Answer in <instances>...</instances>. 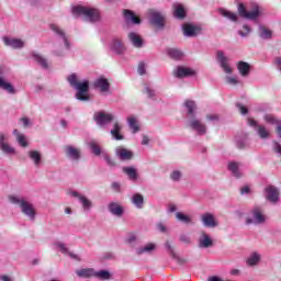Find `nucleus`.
Returning <instances> with one entry per match:
<instances>
[{
  "instance_id": "nucleus-34",
  "label": "nucleus",
  "mask_w": 281,
  "mask_h": 281,
  "mask_svg": "<svg viewBox=\"0 0 281 281\" xmlns=\"http://www.w3.org/2000/svg\"><path fill=\"white\" fill-rule=\"evenodd\" d=\"M128 40L131 41L132 45L137 48L144 46V40H142V37L135 32L128 34Z\"/></svg>"
},
{
  "instance_id": "nucleus-27",
  "label": "nucleus",
  "mask_w": 281,
  "mask_h": 281,
  "mask_svg": "<svg viewBox=\"0 0 281 281\" xmlns=\"http://www.w3.org/2000/svg\"><path fill=\"white\" fill-rule=\"evenodd\" d=\"M240 166H243L240 162H228V170L232 172L233 177H236V179H240V177H243V173L240 172Z\"/></svg>"
},
{
  "instance_id": "nucleus-28",
  "label": "nucleus",
  "mask_w": 281,
  "mask_h": 281,
  "mask_svg": "<svg viewBox=\"0 0 281 281\" xmlns=\"http://www.w3.org/2000/svg\"><path fill=\"white\" fill-rule=\"evenodd\" d=\"M108 210L113 214V216H122V214H124V209L117 202H111L108 205Z\"/></svg>"
},
{
  "instance_id": "nucleus-35",
  "label": "nucleus",
  "mask_w": 281,
  "mask_h": 281,
  "mask_svg": "<svg viewBox=\"0 0 281 281\" xmlns=\"http://www.w3.org/2000/svg\"><path fill=\"white\" fill-rule=\"evenodd\" d=\"M237 69L240 76L246 78V76H249V71H251V66L247 61H239L237 64Z\"/></svg>"
},
{
  "instance_id": "nucleus-45",
  "label": "nucleus",
  "mask_w": 281,
  "mask_h": 281,
  "mask_svg": "<svg viewBox=\"0 0 281 281\" xmlns=\"http://www.w3.org/2000/svg\"><path fill=\"white\" fill-rule=\"evenodd\" d=\"M94 278H98V280H111V272L109 270H94Z\"/></svg>"
},
{
  "instance_id": "nucleus-5",
  "label": "nucleus",
  "mask_w": 281,
  "mask_h": 281,
  "mask_svg": "<svg viewBox=\"0 0 281 281\" xmlns=\"http://www.w3.org/2000/svg\"><path fill=\"white\" fill-rule=\"evenodd\" d=\"M238 12L239 16H243V19H248V21H256V19L260 16V7H258V4H252V10L247 11L245 4L240 3L238 5Z\"/></svg>"
},
{
  "instance_id": "nucleus-42",
  "label": "nucleus",
  "mask_w": 281,
  "mask_h": 281,
  "mask_svg": "<svg viewBox=\"0 0 281 281\" xmlns=\"http://www.w3.org/2000/svg\"><path fill=\"white\" fill-rule=\"evenodd\" d=\"M123 172L127 175L128 179L131 181H136L137 180V170L133 167H123Z\"/></svg>"
},
{
  "instance_id": "nucleus-22",
  "label": "nucleus",
  "mask_w": 281,
  "mask_h": 281,
  "mask_svg": "<svg viewBox=\"0 0 281 281\" xmlns=\"http://www.w3.org/2000/svg\"><path fill=\"white\" fill-rule=\"evenodd\" d=\"M123 14L127 24L139 25V23H142V20L131 10H124Z\"/></svg>"
},
{
  "instance_id": "nucleus-46",
  "label": "nucleus",
  "mask_w": 281,
  "mask_h": 281,
  "mask_svg": "<svg viewBox=\"0 0 281 281\" xmlns=\"http://www.w3.org/2000/svg\"><path fill=\"white\" fill-rule=\"evenodd\" d=\"M220 14L222 16H225L226 19H229V21H238V15H236V13H232L231 11H227L225 9H220Z\"/></svg>"
},
{
  "instance_id": "nucleus-7",
  "label": "nucleus",
  "mask_w": 281,
  "mask_h": 281,
  "mask_svg": "<svg viewBox=\"0 0 281 281\" xmlns=\"http://www.w3.org/2000/svg\"><path fill=\"white\" fill-rule=\"evenodd\" d=\"M8 140H9L8 135L0 133V150L4 155H15L16 149L14 147H12V145H10V143Z\"/></svg>"
},
{
  "instance_id": "nucleus-14",
  "label": "nucleus",
  "mask_w": 281,
  "mask_h": 281,
  "mask_svg": "<svg viewBox=\"0 0 281 281\" xmlns=\"http://www.w3.org/2000/svg\"><path fill=\"white\" fill-rule=\"evenodd\" d=\"M53 245H54L55 249H58V251H60V254H64L65 256H69L74 260H80V258H78V255L69 251V248H67V245L65 243L55 241Z\"/></svg>"
},
{
  "instance_id": "nucleus-6",
  "label": "nucleus",
  "mask_w": 281,
  "mask_h": 281,
  "mask_svg": "<svg viewBox=\"0 0 281 281\" xmlns=\"http://www.w3.org/2000/svg\"><path fill=\"white\" fill-rule=\"evenodd\" d=\"M69 195L74 196V199H78L85 212H89L91 211V207H93V202H91V200L86 195L80 194V192L69 191Z\"/></svg>"
},
{
  "instance_id": "nucleus-19",
  "label": "nucleus",
  "mask_w": 281,
  "mask_h": 281,
  "mask_svg": "<svg viewBox=\"0 0 281 281\" xmlns=\"http://www.w3.org/2000/svg\"><path fill=\"white\" fill-rule=\"evenodd\" d=\"M266 192L267 199L271 201V203H278V201H280V191H278V188L270 186L266 188Z\"/></svg>"
},
{
  "instance_id": "nucleus-3",
  "label": "nucleus",
  "mask_w": 281,
  "mask_h": 281,
  "mask_svg": "<svg viewBox=\"0 0 281 281\" xmlns=\"http://www.w3.org/2000/svg\"><path fill=\"white\" fill-rule=\"evenodd\" d=\"M74 16H85L86 21H90V23H95V21H100V11L98 9L77 5L72 7Z\"/></svg>"
},
{
  "instance_id": "nucleus-20",
  "label": "nucleus",
  "mask_w": 281,
  "mask_h": 281,
  "mask_svg": "<svg viewBox=\"0 0 281 281\" xmlns=\"http://www.w3.org/2000/svg\"><path fill=\"white\" fill-rule=\"evenodd\" d=\"M116 157L121 159V161H131L133 159V151L124 148V147H117L115 149Z\"/></svg>"
},
{
  "instance_id": "nucleus-54",
  "label": "nucleus",
  "mask_w": 281,
  "mask_h": 281,
  "mask_svg": "<svg viewBox=\"0 0 281 281\" xmlns=\"http://www.w3.org/2000/svg\"><path fill=\"white\" fill-rule=\"evenodd\" d=\"M236 106L240 111L241 115H247V113L249 112V110H247V108L240 103H237Z\"/></svg>"
},
{
  "instance_id": "nucleus-30",
  "label": "nucleus",
  "mask_w": 281,
  "mask_h": 281,
  "mask_svg": "<svg viewBox=\"0 0 281 281\" xmlns=\"http://www.w3.org/2000/svg\"><path fill=\"white\" fill-rule=\"evenodd\" d=\"M176 78H188L190 76H194V71L190 68L179 66L175 71Z\"/></svg>"
},
{
  "instance_id": "nucleus-60",
  "label": "nucleus",
  "mask_w": 281,
  "mask_h": 281,
  "mask_svg": "<svg viewBox=\"0 0 281 281\" xmlns=\"http://www.w3.org/2000/svg\"><path fill=\"white\" fill-rule=\"evenodd\" d=\"M157 229L161 232L162 234L167 232L166 225L164 223H158L157 224Z\"/></svg>"
},
{
  "instance_id": "nucleus-47",
  "label": "nucleus",
  "mask_w": 281,
  "mask_h": 281,
  "mask_svg": "<svg viewBox=\"0 0 281 281\" xmlns=\"http://www.w3.org/2000/svg\"><path fill=\"white\" fill-rule=\"evenodd\" d=\"M89 148L97 157H100V155H102V148H100V145H98L95 140H91L89 143Z\"/></svg>"
},
{
  "instance_id": "nucleus-13",
  "label": "nucleus",
  "mask_w": 281,
  "mask_h": 281,
  "mask_svg": "<svg viewBox=\"0 0 281 281\" xmlns=\"http://www.w3.org/2000/svg\"><path fill=\"white\" fill-rule=\"evenodd\" d=\"M182 30L183 34L189 38H194V36H199V34H201V27L192 24H183Z\"/></svg>"
},
{
  "instance_id": "nucleus-26",
  "label": "nucleus",
  "mask_w": 281,
  "mask_h": 281,
  "mask_svg": "<svg viewBox=\"0 0 281 281\" xmlns=\"http://www.w3.org/2000/svg\"><path fill=\"white\" fill-rule=\"evenodd\" d=\"M263 120L267 122V124H277V135L281 139V121H278V119H276V116L272 114H266Z\"/></svg>"
},
{
  "instance_id": "nucleus-44",
  "label": "nucleus",
  "mask_w": 281,
  "mask_h": 281,
  "mask_svg": "<svg viewBox=\"0 0 281 281\" xmlns=\"http://www.w3.org/2000/svg\"><path fill=\"white\" fill-rule=\"evenodd\" d=\"M168 56H170V58H173V60H181L183 58V52L176 48H169Z\"/></svg>"
},
{
  "instance_id": "nucleus-38",
  "label": "nucleus",
  "mask_w": 281,
  "mask_h": 281,
  "mask_svg": "<svg viewBox=\"0 0 281 281\" xmlns=\"http://www.w3.org/2000/svg\"><path fill=\"white\" fill-rule=\"evenodd\" d=\"M173 16H176V19H186V9L182 4H173Z\"/></svg>"
},
{
  "instance_id": "nucleus-31",
  "label": "nucleus",
  "mask_w": 281,
  "mask_h": 281,
  "mask_svg": "<svg viewBox=\"0 0 281 281\" xmlns=\"http://www.w3.org/2000/svg\"><path fill=\"white\" fill-rule=\"evenodd\" d=\"M202 223L204 227H216V225H218L214 218V215L211 213H205L202 215Z\"/></svg>"
},
{
  "instance_id": "nucleus-63",
  "label": "nucleus",
  "mask_w": 281,
  "mask_h": 281,
  "mask_svg": "<svg viewBox=\"0 0 281 281\" xmlns=\"http://www.w3.org/2000/svg\"><path fill=\"white\" fill-rule=\"evenodd\" d=\"M112 189L114 190V192H120L121 190V186L119 182H113L112 183Z\"/></svg>"
},
{
  "instance_id": "nucleus-10",
  "label": "nucleus",
  "mask_w": 281,
  "mask_h": 281,
  "mask_svg": "<svg viewBox=\"0 0 281 281\" xmlns=\"http://www.w3.org/2000/svg\"><path fill=\"white\" fill-rule=\"evenodd\" d=\"M49 29L52 30V32H54V34H56L59 41H63L66 49H69L70 44L69 40L67 38V35L65 34V31H63L61 27L58 26L57 24H50Z\"/></svg>"
},
{
  "instance_id": "nucleus-33",
  "label": "nucleus",
  "mask_w": 281,
  "mask_h": 281,
  "mask_svg": "<svg viewBox=\"0 0 281 281\" xmlns=\"http://www.w3.org/2000/svg\"><path fill=\"white\" fill-rule=\"evenodd\" d=\"M78 278H95V269L82 268L76 271Z\"/></svg>"
},
{
  "instance_id": "nucleus-41",
  "label": "nucleus",
  "mask_w": 281,
  "mask_h": 281,
  "mask_svg": "<svg viewBox=\"0 0 281 281\" xmlns=\"http://www.w3.org/2000/svg\"><path fill=\"white\" fill-rule=\"evenodd\" d=\"M176 218L180 223H184V225H190L192 223V217L190 215H187L186 213H182V212H177L176 213Z\"/></svg>"
},
{
  "instance_id": "nucleus-50",
  "label": "nucleus",
  "mask_w": 281,
  "mask_h": 281,
  "mask_svg": "<svg viewBox=\"0 0 281 281\" xmlns=\"http://www.w3.org/2000/svg\"><path fill=\"white\" fill-rule=\"evenodd\" d=\"M248 144H249V140H248L247 136H244L243 138L236 137L237 148H246Z\"/></svg>"
},
{
  "instance_id": "nucleus-37",
  "label": "nucleus",
  "mask_w": 281,
  "mask_h": 281,
  "mask_svg": "<svg viewBox=\"0 0 281 281\" xmlns=\"http://www.w3.org/2000/svg\"><path fill=\"white\" fill-rule=\"evenodd\" d=\"M13 135L16 138L19 146H22V148H27V138L25 135L19 133V130H13Z\"/></svg>"
},
{
  "instance_id": "nucleus-9",
  "label": "nucleus",
  "mask_w": 281,
  "mask_h": 281,
  "mask_svg": "<svg viewBox=\"0 0 281 281\" xmlns=\"http://www.w3.org/2000/svg\"><path fill=\"white\" fill-rule=\"evenodd\" d=\"M94 120L99 126H105V124H111L115 116L106 112H97L94 113Z\"/></svg>"
},
{
  "instance_id": "nucleus-23",
  "label": "nucleus",
  "mask_w": 281,
  "mask_h": 281,
  "mask_svg": "<svg viewBox=\"0 0 281 281\" xmlns=\"http://www.w3.org/2000/svg\"><path fill=\"white\" fill-rule=\"evenodd\" d=\"M111 49L115 52V54H124L126 52V46H124V43L119 37H115L112 40L111 43Z\"/></svg>"
},
{
  "instance_id": "nucleus-59",
  "label": "nucleus",
  "mask_w": 281,
  "mask_h": 281,
  "mask_svg": "<svg viewBox=\"0 0 281 281\" xmlns=\"http://www.w3.org/2000/svg\"><path fill=\"white\" fill-rule=\"evenodd\" d=\"M145 91H146L148 98H155V90L150 89V87H146Z\"/></svg>"
},
{
  "instance_id": "nucleus-11",
  "label": "nucleus",
  "mask_w": 281,
  "mask_h": 281,
  "mask_svg": "<svg viewBox=\"0 0 281 281\" xmlns=\"http://www.w3.org/2000/svg\"><path fill=\"white\" fill-rule=\"evenodd\" d=\"M214 246V241L212 240V237L207 235V233L202 232L199 239H198V247L200 249H210V247Z\"/></svg>"
},
{
  "instance_id": "nucleus-56",
  "label": "nucleus",
  "mask_w": 281,
  "mask_h": 281,
  "mask_svg": "<svg viewBox=\"0 0 281 281\" xmlns=\"http://www.w3.org/2000/svg\"><path fill=\"white\" fill-rule=\"evenodd\" d=\"M172 181H179L181 179V171H173L171 173Z\"/></svg>"
},
{
  "instance_id": "nucleus-62",
  "label": "nucleus",
  "mask_w": 281,
  "mask_h": 281,
  "mask_svg": "<svg viewBox=\"0 0 281 281\" xmlns=\"http://www.w3.org/2000/svg\"><path fill=\"white\" fill-rule=\"evenodd\" d=\"M135 240H137V236H135V234L131 233L127 236V243H135Z\"/></svg>"
},
{
  "instance_id": "nucleus-17",
  "label": "nucleus",
  "mask_w": 281,
  "mask_h": 281,
  "mask_svg": "<svg viewBox=\"0 0 281 281\" xmlns=\"http://www.w3.org/2000/svg\"><path fill=\"white\" fill-rule=\"evenodd\" d=\"M29 159L34 164L35 168H41L43 165V154L38 150H30L27 153Z\"/></svg>"
},
{
  "instance_id": "nucleus-12",
  "label": "nucleus",
  "mask_w": 281,
  "mask_h": 281,
  "mask_svg": "<svg viewBox=\"0 0 281 281\" xmlns=\"http://www.w3.org/2000/svg\"><path fill=\"white\" fill-rule=\"evenodd\" d=\"M189 127L192 128V131H194L198 135H205V133H207V126L196 119L190 121Z\"/></svg>"
},
{
  "instance_id": "nucleus-25",
  "label": "nucleus",
  "mask_w": 281,
  "mask_h": 281,
  "mask_svg": "<svg viewBox=\"0 0 281 281\" xmlns=\"http://www.w3.org/2000/svg\"><path fill=\"white\" fill-rule=\"evenodd\" d=\"M31 56L33 60H35V63L42 67V69H48L49 64L47 63V59L43 57V55L38 54L37 52H33L31 53Z\"/></svg>"
},
{
  "instance_id": "nucleus-4",
  "label": "nucleus",
  "mask_w": 281,
  "mask_h": 281,
  "mask_svg": "<svg viewBox=\"0 0 281 281\" xmlns=\"http://www.w3.org/2000/svg\"><path fill=\"white\" fill-rule=\"evenodd\" d=\"M267 222V216L260 206H255L250 211V217L246 218V225H262Z\"/></svg>"
},
{
  "instance_id": "nucleus-24",
  "label": "nucleus",
  "mask_w": 281,
  "mask_h": 281,
  "mask_svg": "<svg viewBox=\"0 0 281 281\" xmlns=\"http://www.w3.org/2000/svg\"><path fill=\"white\" fill-rule=\"evenodd\" d=\"M94 88L100 89L101 93H106L111 89V83L104 78H99L94 81Z\"/></svg>"
},
{
  "instance_id": "nucleus-43",
  "label": "nucleus",
  "mask_w": 281,
  "mask_h": 281,
  "mask_svg": "<svg viewBox=\"0 0 281 281\" xmlns=\"http://www.w3.org/2000/svg\"><path fill=\"white\" fill-rule=\"evenodd\" d=\"M260 254L258 252H252L249 258L247 259V265L249 267H256V265H258V262H260Z\"/></svg>"
},
{
  "instance_id": "nucleus-29",
  "label": "nucleus",
  "mask_w": 281,
  "mask_h": 281,
  "mask_svg": "<svg viewBox=\"0 0 281 281\" xmlns=\"http://www.w3.org/2000/svg\"><path fill=\"white\" fill-rule=\"evenodd\" d=\"M150 23L156 27H164V15H161L159 12H151Z\"/></svg>"
},
{
  "instance_id": "nucleus-40",
  "label": "nucleus",
  "mask_w": 281,
  "mask_h": 281,
  "mask_svg": "<svg viewBox=\"0 0 281 281\" xmlns=\"http://www.w3.org/2000/svg\"><path fill=\"white\" fill-rule=\"evenodd\" d=\"M132 203L137 207L138 210H142L144 207V195L139 193H135L132 196Z\"/></svg>"
},
{
  "instance_id": "nucleus-1",
  "label": "nucleus",
  "mask_w": 281,
  "mask_h": 281,
  "mask_svg": "<svg viewBox=\"0 0 281 281\" xmlns=\"http://www.w3.org/2000/svg\"><path fill=\"white\" fill-rule=\"evenodd\" d=\"M9 201L13 205H18L21 209L22 214L27 216L30 221H36V209H34V204L27 201V199L20 195H10Z\"/></svg>"
},
{
  "instance_id": "nucleus-61",
  "label": "nucleus",
  "mask_w": 281,
  "mask_h": 281,
  "mask_svg": "<svg viewBox=\"0 0 281 281\" xmlns=\"http://www.w3.org/2000/svg\"><path fill=\"white\" fill-rule=\"evenodd\" d=\"M20 122H22V124H23V126H24V128H27V126H30V119H27V117H22L21 120H20Z\"/></svg>"
},
{
  "instance_id": "nucleus-16",
  "label": "nucleus",
  "mask_w": 281,
  "mask_h": 281,
  "mask_svg": "<svg viewBox=\"0 0 281 281\" xmlns=\"http://www.w3.org/2000/svg\"><path fill=\"white\" fill-rule=\"evenodd\" d=\"M66 157L71 159V161H79L80 160V149L68 145L65 147Z\"/></svg>"
},
{
  "instance_id": "nucleus-8",
  "label": "nucleus",
  "mask_w": 281,
  "mask_h": 281,
  "mask_svg": "<svg viewBox=\"0 0 281 281\" xmlns=\"http://www.w3.org/2000/svg\"><path fill=\"white\" fill-rule=\"evenodd\" d=\"M0 89L2 91H5L7 93H10L11 95H14L16 93V89H14V86L5 78V75H3V67L0 66Z\"/></svg>"
},
{
  "instance_id": "nucleus-21",
  "label": "nucleus",
  "mask_w": 281,
  "mask_h": 281,
  "mask_svg": "<svg viewBox=\"0 0 281 281\" xmlns=\"http://www.w3.org/2000/svg\"><path fill=\"white\" fill-rule=\"evenodd\" d=\"M249 126H257V133L261 137V139H267L269 137V131L263 125H258V122L254 119L248 120Z\"/></svg>"
},
{
  "instance_id": "nucleus-18",
  "label": "nucleus",
  "mask_w": 281,
  "mask_h": 281,
  "mask_svg": "<svg viewBox=\"0 0 281 281\" xmlns=\"http://www.w3.org/2000/svg\"><path fill=\"white\" fill-rule=\"evenodd\" d=\"M216 58L225 74H232V67L227 64V57H225V53L223 50L217 52Z\"/></svg>"
},
{
  "instance_id": "nucleus-58",
  "label": "nucleus",
  "mask_w": 281,
  "mask_h": 281,
  "mask_svg": "<svg viewBox=\"0 0 281 281\" xmlns=\"http://www.w3.org/2000/svg\"><path fill=\"white\" fill-rule=\"evenodd\" d=\"M226 81L228 82V85H238V79H236L235 77H226Z\"/></svg>"
},
{
  "instance_id": "nucleus-15",
  "label": "nucleus",
  "mask_w": 281,
  "mask_h": 281,
  "mask_svg": "<svg viewBox=\"0 0 281 281\" xmlns=\"http://www.w3.org/2000/svg\"><path fill=\"white\" fill-rule=\"evenodd\" d=\"M3 43L7 47H12V49H22V47H25V43L19 38L4 37Z\"/></svg>"
},
{
  "instance_id": "nucleus-48",
  "label": "nucleus",
  "mask_w": 281,
  "mask_h": 281,
  "mask_svg": "<svg viewBox=\"0 0 281 281\" xmlns=\"http://www.w3.org/2000/svg\"><path fill=\"white\" fill-rule=\"evenodd\" d=\"M128 126L133 133H137L139 131V125L137 124V119L134 116H131L127 119Z\"/></svg>"
},
{
  "instance_id": "nucleus-57",
  "label": "nucleus",
  "mask_w": 281,
  "mask_h": 281,
  "mask_svg": "<svg viewBox=\"0 0 281 281\" xmlns=\"http://www.w3.org/2000/svg\"><path fill=\"white\" fill-rule=\"evenodd\" d=\"M165 247H166L167 251H168L171 256H175V249H173L172 246L170 245V241H166Z\"/></svg>"
},
{
  "instance_id": "nucleus-51",
  "label": "nucleus",
  "mask_w": 281,
  "mask_h": 281,
  "mask_svg": "<svg viewBox=\"0 0 281 281\" xmlns=\"http://www.w3.org/2000/svg\"><path fill=\"white\" fill-rule=\"evenodd\" d=\"M243 30L244 31H238L239 36H243V37L249 36V33L251 32V27H249V25H244Z\"/></svg>"
},
{
  "instance_id": "nucleus-49",
  "label": "nucleus",
  "mask_w": 281,
  "mask_h": 281,
  "mask_svg": "<svg viewBox=\"0 0 281 281\" xmlns=\"http://www.w3.org/2000/svg\"><path fill=\"white\" fill-rule=\"evenodd\" d=\"M259 31H260V37L263 38L265 41H269V38H271L272 36L271 30L265 26H260Z\"/></svg>"
},
{
  "instance_id": "nucleus-53",
  "label": "nucleus",
  "mask_w": 281,
  "mask_h": 281,
  "mask_svg": "<svg viewBox=\"0 0 281 281\" xmlns=\"http://www.w3.org/2000/svg\"><path fill=\"white\" fill-rule=\"evenodd\" d=\"M103 158L106 161L108 166H115V162L111 159V156H109V154L103 153Z\"/></svg>"
},
{
  "instance_id": "nucleus-52",
  "label": "nucleus",
  "mask_w": 281,
  "mask_h": 281,
  "mask_svg": "<svg viewBox=\"0 0 281 281\" xmlns=\"http://www.w3.org/2000/svg\"><path fill=\"white\" fill-rule=\"evenodd\" d=\"M138 74L139 76H144V74H146V64L144 61L138 64Z\"/></svg>"
},
{
  "instance_id": "nucleus-64",
  "label": "nucleus",
  "mask_w": 281,
  "mask_h": 281,
  "mask_svg": "<svg viewBox=\"0 0 281 281\" xmlns=\"http://www.w3.org/2000/svg\"><path fill=\"white\" fill-rule=\"evenodd\" d=\"M274 63L277 67L279 68V71H281V57H276Z\"/></svg>"
},
{
  "instance_id": "nucleus-2",
  "label": "nucleus",
  "mask_w": 281,
  "mask_h": 281,
  "mask_svg": "<svg viewBox=\"0 0 281 281\" xmlns=\"http://www.w3.org/2000/svg\"><path fill=\"white\" fill-rule=\"evenodd\" d=\"M68 82L74 89L77 90L76 93V99L80 100L81 102H89L90 97H89V81H78V77L76 74H72L68 76Z\"/></svg>"
},
{
  "instance_id": "nucleus-36",
  "label": "nucleus",
  "mask_w": 281,
  "mask_h": 281,
  "mask_svg": "<svg viewBox=\"0 0 281 281\" xmlns=\"http://www.w3.org/2000/svg\"><path fill=\"white\" fill-rule=\"evenodd\" d=\"M157 249V246L153 243L146 244L145 246H142L136 249L137 256H142V254H153Z\"/></svg>"
},
{
  "instance_id": "nucleus-39",
  "label": "nucleus",
  "mask_w": 281,
  "mask_h": 281,
  "mask_svg": "<svg viewBox=\"0 0 281 281\" xmlns=\"http://www.w3.org/2000/svg\"><path fill=\"white\" fill-rule=\"evenodd\" d=\"M184 106L188 110V117L194 119V111H196V103L194 101L188 100L184 102Z\"/></svg>"
},
{
  "instance_id": "nucleus-55",
  "label": "nucleus",
  "mask_w": 281,
  "mask_h": 281,
  "mask_svg": "<svg viewBox=\"0 0 281 281\" xmlns=\"http://www.w3.org/2000/svg\"><path fill=\"white\" fill-rule=\"evenodd\" d=\"M180 241L184 243L186 245H190L192 243V240L190 239V236H188V235H181Z\"/></svg>"
},
{
  "instance_id": "nucleus-32",
  "label": "nucleus",
  "mask_w": 281,
  "mask_h": 281,
  "mask_svg": "<svg viewBox=\"0 0 281 281\" xmlns=\"http://www.w3.org/2000/svg\"><path fill=\"white\" fill-rule=\"evenodd\" d=\"M121 131H122V125L120 124V122H115L110 133L113 139H116V142L124 139V135L120 133Z\"/></svg>"
}]
</instances>
